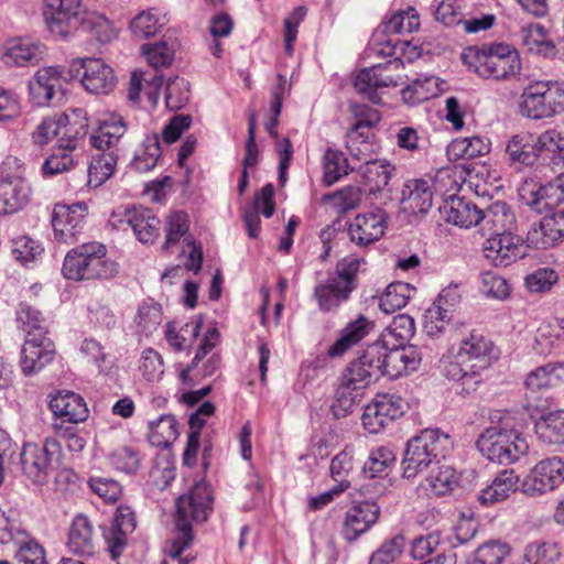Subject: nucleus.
I'll return each mask as SVG.
<instances>
[{"instance_id": "obj_56", "label": "nucleus", "mask_w": 564, "mask_h": 564, "mask_svg": "<svg viewBox=\"0 0 564 564\" xmlns=\"http://www.w3.org/2000/svg\"><path fill=\"white\" fill-rule=\"evenodd\" d=\"M175 42L163 40L153 44H143L141 52L150 66L160 68L171 65L175 56Z\"/></svg>"}, {"instance_id": "obj_54", "label": "nucleus", "mask_w": 564, "mask_h": 564, "mask_svg": "<svg viewBox=\"0 0 564 564\" xmlns=\"http://www.w3.org/2000/svg\"><path fill=\"white\" fill-rule=\"evenodd\" d=\"M420 15L413 7L393 13L384 22V32L389 34H410L420 29Z\"/></svg>"}, {"instance_id": "obj_19", "label": "nucleus", "mask_w": 564, "mask_h": 564, "mask_svg": "<svg viewBox=\"0 0 564 564\" xmlns=\"http://www.w3.org/2000/svg\"><path fill=\"white\" fill-rule=\"evenodd\" d=\"M134 513L128 506L117 508L113 520L102 527V536L112 560L118 558L128 543V535L135 529Z\"/></svg>"}, {"instance_id": "obj_26", "label": "nucleus", "mask_w": 564, "mask_h": 564, "mask_svg": "<svg viewBox=\"0 0 564 564\" xmlns=\"http://www.w3.org/2000/svg\"><path fill=\"white\" fill-rule=\"evenodd\" d=\"M508 163L512 166H533L539 162L536 134L520 131L512 134L505 148Z\"/></svg>"}, {"instance_id": "obj_23", "label": "nucleus", "mask_w": 564, "mask_h": 564, "mask_svg": "<svg viewBox=\"0 0 564 564\" xmlns=\"http://www.w3.org/2000/svg\"><path fill=\"white\" fill-rule=\"evenodd\" d=\"M380 516V507L376 501L365 500L350 507L344 520L343 536L352 542L366 533L377 523Z\"/></svg>"}, {"instance_id": "obj_4", "label": "nucleus", "mask_w": 564, "mask_h": 564, "mask_svg": "<svg viewBox=\"0 0 564 564\" xmlns=\"http://www.w3.org/2000/svg\"><path fill=\"white\" fill-rule=\"evenodd\" d=\"M476 445L484 457L500 465L518 462L529 449L527 440L501 415L479 435Z\"/></svg>"}, {"instance_id": "obj_49", "label": "nucleus", "mask_w": 564, "mask_h": 564, "mask_svg": "<svg viewBox=\"0 0 564 564\" xmlns=\"http://www.w3.org/2000/svg\"><path fill=\"white\" fill-rule=\"evenodd\" d=\"M397 455L388 446L373 448L368 459L365 462L362 471L370 478L381 477L388 474V470L394 465Z\"/></svg>"}, {"instance_id": "obj_41", "label": "nucleus", "mask_w": 564, "mask_h": 564, "mask_svg": "<svg viewBox=\"0 0 564 564\" xmlns=\"http://www.w3.org/2000/svg\"><path fill=\"white\" fill-rule=\"evenodd\" d=\"M491 142L484 137L457 138L448 145V154L455 159H474L489 153Z\"/></svg>"}, {"instance_id": "obj_9", "label": "nucleus", "mask_w": 564, "mask_h": 564, "mask_svg": "<svg viewBox=\"0 0 564 564\" xmlns=\"http://www.w3.org/2000/svg\"><path fill=\"white\" fill-rule=\"evenodd\" d=\"M520 111L533 120L552 118L564 111V89L552 82L530 83L521 94Z\"/></svg>"}, {"instance_id": "obj_52", "label": "nucleus", "mask_w": 564, "mask_h": 564, "mask_svg": "<svg viewBox=\"0 0 564 564\" xmlns=\"http://www.w3.org/2000/svg\"><path fill=\"white\" fill-rule=\"evenodd\" d=\"M177 435V422L173 415H161L149 423V440L155 446H167Z\"/></svg>"}, {"instance_id": "obj_6", "label": "nucleus", "mask_w": 564, "mask_h": 564, "mask_svg": "<svg viewBox=\"0 0 564 564\" xmlns=\"http://www.w3.org/2000/svg\"><path fill=\"white\" fill-rule=\"evenodd\" d=\"M462 59L470 70L484 78L510 79L521 70L518 51L507 44L489 48L469 46L463 51Z\"/></svg>"}, {"instance_id": "obj_46", "label": "nucleus", "mask_w": 564, "mask_h": 564, "mask_svg": "<svg viewBox=\"0 0 564 564\" xmlns=\"http://www.w3.org/2000/svg\"><path fill=\"white\" fill-rule=\"evenodd\" d=\"M455 470L449 466H440L421 484L424 490L434 496H445L457 486Z\"/></svg>"}, {"instance_id": "obj_24", "label": "nucleus", "mask_w": 564, "mask_h": 564, "mask_svg": "<svg viewBox=\"0 0 564 564\" xmlns=\"http://www.w3.org/2000/svg\"><path fill=\"white\" fill-rule=\"evenodd\" d=\"M380 355L369 345L364 354L354 360L344 372L341 380L352 389H364L381 377Z\"/></svg>"}, {"instance_id": "obj_29", "label": "nucleus", "mask_w": 564, "mask_h": 564, "mask_svg": "<svg viewBox=\"0 0 564 564\" xmlns=\"http://www.w3.org/2000/svg\"><path fill=\"white\" fill-rule=\"evenodd\" d=\"M127 132V123L123 117L118 113H111L105 119L98 129L90 135V144L93 148L102 152L113 151L118 154L119 142Z\"/></svg>"}, {"instance_id": "obj_31", "label": "nucleus", "mask_w": 564, "mask_h": 564, "mask_svg": "<svg viewBox=\"0 0 564 564\" xmlns=\"http://www.w3.org/2000/svg\"><path fill=\"white\" fill-rule=\"evenodd\" d=\"M30 185L20 177L0 181V215L13 214L22 209L29 202Z\"/></svg>"}, {"instance_id": "obj_53", "label": "nucleus", "mask_w": 564, "mask_h": 564, "mask_svg": "<svg viewBox=\"0 0 564 564\" xmlns=\"http://www.w3.org/2000/svg\"><path fill=\"white\" fill-rule=\"evenodd\" d=\"M438 78L435 76L415 79L402 89V99L410 105L420 104L438 95Z\"/></svg>"}, {"instance_id": "obj_15", "label": "nucleus", "mask_w": 564, "mask_h": 564, "mask_svg": "<svg viewBox=\"0 0 564 564\" xmlns=\"http://www.w3.org/2000/svg\"><path fill=\"white\" fill-rule=\"evenodd\" d=\"M109 221L118 229L131 227L138 240L143 243H151L156 239L161 225L153 212L142 206L119 207L112 212Z\"/></svg>"}, {"instance_id": "obj_62", "label": "nucleus", "mask_w": 564, "mask_h": 564, "mask_svg": "<svg viewBox=\"0 0 564 564\" xmlns=\"http://www.w3.org/2000/svg\"><path fill=\"white\" fill-rule=\"evenodd\" d=\"M454 319L455 316L447 313L442 305L433 303L424 315V330L430 336H436L445 329L446 325L454 322Z\"/></svg>"}, {"instance_id": "obj_61", "label": "nucleus", "mask_w": 564, "mask_h": 564, "mask_svg": "<svg viewBox=\"0 0 564 564\" xmlns=\"http://www.w3.org/2000/svg\"><path fill=\"white\" fill-rule=\"evenodd\" d=\"M189 100L188 83L178 76L169 79L165 89V104L171 110L183 108Z\"/></svg>"}, {"instance_id": "obj_11", "label": "nucleus", "mask_w": 564, "mask_h": 564, "mask_svg": "<svg viewBox=\"0 0 564 564\" xmlns=\"http://www.w3.org/2000/svg\"><path fill=\"white\" fill-rule=\"evenodd\" d=\"M403 62L400 58L389 59L383 64H377L361 69L354 79V87L365 98L373 104H380L379 93L389 87L404 84L401 75Z\"/></svg>"}, {"instance_id": "obj_14", "label": "nucleus", "mask_w": 564, "mask_h": 564, "mask_svg": "<svg viewBox=\"0 0 564 564\" xmlns=\"http://www.w3.org/2000/svg\"><path fill=\"white\" fill-rule=\"evenodd\" d=\"M67 76L61 66L40 68L29 83L30 98L37 107L58 105L64 99Z\"/></svg>"}, {"instance_id": "obj_34", "label": "nucleus", "mask_w": 564, "mask_h": 564, "mask_svg": "<svg viewBox=\"0 0 564 564\" xmlns=\"http://www.w3.org/2000/svg\"><path fill=\"white\" fill-rule=\"evenodd\" d=\"M519 486V476L514 470L499 473L492 481L480 490L478 500L482 506H491L508 499Z\"/></svg>"}, {"instance_id": "obj_44", "label": "nucleus", "mask_w": 564, "mask_h": 564, "mask_svg": "<svg viewBox=\"0 0 564 564\" xmlns=\"http://www.w3.org/2000/svg\"><path fill=\"white\" fill-rule=\"evenodd\" d=\"M519 36L522 45L531 53L547 55L554 50L553 43L547 37L546 30L540 23L523 25Z\"/></svg>"}, {"instance_id": "obj_33", "label": "nucleus", "mask_w": 564, "mask_h": 564, "mask_svg": "<svg viewBox=\"0 0 564 564\" xmlns=\"http://www.w3.org/2000/svg\"><path fill=\"white\" fill-rule=\"evenodd\" d=\"M350 293L347 283L328 276L315 285L313 295L322 312H332L346 302Z\"/></svg>"}, {"instance_id": "obj_38", "label": "nucleus", "mask_w": 564, "mask_h": 564, "mask_svg": "<svg viewBox=\"0 0 564 564\" xmlns=\"http://www.w3.org/2000/svg\"><path fill=\"white\" fill-rule=\"evenodd\" d=\"M373 324L367 317L360 315L341 329L338 339L328 348L330 357H338L345 354L354 345L358 344L371 330Z\"/></svg>"}, {"instance_id": "obj_2", "label": "nucleus", "mask_w": 564, "mask_h": 564, "mask_svg": "<svg viewBox=\"0 0 564 564\" xmlns=\"http://www.w3.org/2000/svg\"><path fill=\"white\" fill-rule=\"evenodd\" d=\"M494 345L484 335L470 332L460 340L459 348L449 350L440 360L442 373L449 380L460 381L469 392L481 381V373L495 358Z\"/></svg>"}, {"instance_id": "obj_55", "label": "nucleus", "mask_w": 564, "mask_h": 564, "mask_svg": "<svg viewBox=\"0 0 564 564\" xmlns=\"http://www.w3.org/2000/svg\"><path fill=\"white\" fill-rule=\"evenodd\" d=\"M18 327L26 334V338L45 335L42 313L26 303H21L17 311Z\"/></svg>"}, {"instance_id": "obj_51", "label": "nucleus", "mask_w": 564, "mask_h": 564, "mask_svg": "<svg viewBox=\"0 0 564 564\" xmlns=\"http://www.w3.org/2000/svg\"><path fill=\"white\" fill-rule=\"evenodd\" d=\"M539 161L564 160V134L556 129H547L536 134Z\"/></svg>"}, {"instance_id": "obj_27", "label": "nucleus", "mask_w": 564, "mask_h": 564, "mask_svg": "<svg viewBox=\"0 0 564 564\" xmlns=\"http://www.w3.org/2000/svg\"><path fill=\"white\" fill-rule=\"evenodd\" d=\"M517 219L512 208L506 202H495L482 210L480 229L484 235L501 236L516 232Z\"/></svg>"}, {"instance_id": "obj_36", "label": "nucleus", "mask_w": 564, "mask_h": 564, "mask_svg": "<svg viewBox=\"0 0 564 564\" xmlns=\"http://www.w3.org/2000/svg\"><path fill=\"white\" fill-rule=\"evenodd\" d=\"M41 46L29 39H14L6 43L3 62L9 66H26L41 59Z\"/></svg>"}, {"instance_id": "obj_18", "label": "nucleus", "mask_w": 564, "mask_h": 564, "mask_svg": "<svg viewBox=\"0 0 564 564\" xmlns=\"http://www.w3.org/2000/svg\"><path fill=\"white\" fill-rule=\"evenodd\" d=\"M484 256L495 267H509L525 256L527 248L516 232L488 236L484 242Z\"/></svg>"}, {"instance_id": "obj_1", "label": "nucleus", "mask_w": 564, "mask_h": 564, "mask_svg": "<svg viewBox=\"0 0 564 564\" xmlns=\"http://www.w3.org/2000/svg\"><path fill=\"white\" fill-rule=\"evenodd\" d=\"M519 196L534 212L547 213L528 235L532 245L546 249L564 238V174L546 185L525 181L519 188Z\"/></svg>"}, {"instance_id": "obj_39", "label": "nucleus", "mask_w": 564, "mask_h": 564, "mask_svg": "<svg viewBox=\"0 0 564 564\" xmlns=\"http://www.w3.org/2000/svg\"><path fill=\"white\" fill-rule=\"evenodd\" d=\"M189 217L184 210H170L164 220L165 240L162 250L166 251L184 240L186 243H193V237L189 234Z\"/></svg>"}, {"instance_id": "obj_58", "label": "nucleus", "mask_w": 564, "mask_h": 564, "mask_svg": "<svg viewBox=\"0 0 564 564\" xmlns=\"http://www.w3.org/2000/svg\"><path fill=\"white\" fill-rule=\"evenodd\" d=\"M556 365L547 364L530 371L524 380V386L532 392L550 389L558 382Z\"/></svg>"}, {"instance_id": "obj_12", "label": "nucleus", "mask_w": 564, "mask_h": 564, "mask_svg": "<svg viewBox=\"0 0 564 564\" xmlns=\"http://www.w3.org/2000/svg\"><path fill=\"white\" fill-rule=\"evenodd\" d=\"M355 115L357 120L347 132L346 148L351 158L365 163L373 159L378 150L371 128H373L381 118L377 110L367 106L356 107Z\"/></svg>"}, {"instance_id": "obj_21", "label": "nucleus", "mask_w": 564, "mask_h": 564, "mask_svg": "<svg viewBox=\"0 0 564 564\" xmlns=\"http://www.w3.org/2000/svg\"><path fill=\"white\" fill-rule=\"evenodd\" d=\"M84 69L83 87L90 94L107 95L117 84L112 68L100 58H80L74 62Z\"/></svg>"}, {"instance_id": "obj_28", "label": "nucleus", "mask_w": 564, "mask_h": 564, "mask_svg": "<svg viewBox=\"0 0 564 564\" xmlns=\"http://www.w3.org/2000/svg\"><path fill=\"white\" fill-rule=\"evenodd\" d=\"M440 212L445 221L454 224L460 228L480 226L482 209L471 200L462 197H451L440 207Z\"/></svg>"}, {"instance_id": "obj_59", "label": "nucleus", "mask_w": 564, "mask_h": 564, "mask_svg": "<svg viewBox=\"0 0 564 564\" xmlns=\"http://www.w3.org/2000/svg\"><path fill=\"white\" fill-rule=\"evenodd\" d=\"M509 553L510 546L508 543L500 540H490L475 551L473 564H501Z\"/></svg>"}, {"instance_id": "obj_17", "label": "nucleus", "mask_w": 564, "mask_h": 564, "mask_svg": "<svg viewBox=\"0 0 564 564\" xmlns=\"http://www.w3.org/2000/svg\"><path fill=\"white\" fill-rule=\"evenodd\" d=\"M564 481V462L560 457L539 462L524 477L521 490L529 497H539L554 490Z\"/></svg>"}, {"instance_id": "obj_42", "label": "nucleus", "mask_w": 564, "mask_h": 564, "mask_svg": "<svg viewBox=\"0 0 564 564\" xmlns=\"http://www.w3.org/2000/svg\"><path fill=\"white\" fill-rule=\"evenodd\" d=\"M535 431L540 438L549 444H563L564 410L543 414L535 423Z\"/></svg>"}, {"instance_id": "obj_45", "label": "nucleus", "mask_w": 564, "mask_h": 564, "mask_svg": "<svg viewBox=\"0 0 564 564\" xmlns=\"http://www.w3.org/2000/svg\"><path fill=\"white\" fill-rule=\"evenodd\" d=\"M394 167L387 160L371 159L358 167L365 182L371 189H380L388 185Z\"/></svg>"}, {"instance_id": "obj_7", "label": "nucleus", "mask_w": 564, "mask_h": 564, "mask_svg": "<svg viewBox=\"0 0 564 564\" xmlns=\"http://www.w3.org/2000/svg\"><path fill=\"white\" fill-rule=\"evenodd\" d=\"M87 119L83 109H73L59 116L44 118L31 133L32 142L43 147L54 139L64 149H79L87 134Z\"/></svg>"}, {"instance_id": "obj_32", "label": "nucleus", "mask_w": 564, "mask_h": 564, "mask_svg": "<svg viewBox=\"0 0 564 564\" xmlns=\"http://www.w3.org/2000/svg\"><path fill=\"white\" fill-rule=\"evenodd\" d=\"M401 205L412 214H426L432 207L433 191L425 180H410L402 188Z\"/></svg>"}, {"instance_id": "obj_13", "label": "nucleus", "mask_w": 564, "mask_h": 564, "mask_svg": "<svg viewBox=\"0 0 564 564\" xmlns=\"http://www.w3.org/2000/svg\"><path fill=\"white\" fill-rule=\"evenodd\" d=\"M371 346L380 355L381 376L391 379L415 371L422 360L421 352L413 345L398 346L375 341Z\"/></svg>"}, {"instance_id": "obj_20", "label": "nucleus", "mask_w": 564, "mask_h": 564, "mask_svg": "<svg viewBox=\"0 0 564 564\" xmlns=\"http://www.w3.org/2000/svg\"><path fill=\"white\" fill-rule=\"evenodd\" d=\"M87 207L84 204H56L52 214V226L56 240L65 243L75 241L76 235L83 229Z\"/></svg>"}, {"instance_id": "obj_63", "label": "nucleus", "mask_w": 564, "mask_h": 564, "mask_svg": "<svg viewBox=\"0 0 564 564\" xmlns=\"http://www.w3.org/2000/svg\"><path fill=\"white\" fill-rule=\"evenodd\" d=\"M347 159L339 151L327 150L324 156V181L333 185L341 176L347 174Z\"/></svg>"}, {"instance_id": "obj_16", "label": "nucleus", "mask_w": 564, "mask_h": 564, "mask_svg": "<svg viewBox=\"0 0 564 564\" xmlns=\"http://www.w3.org/2000/svg\"><path fill=\"white\" fill-rule=\"evenodd\" d=\"M404 413V404L400 397L394 394H377L369 402L362 413V425L371 434H378Z\"/></svg>"}, {"instance_id": "obj_30", "label": "nucleus", "mask_w": 564, "mask_h": 564, "mask_svg": "<svg viewBox=\"0 0 564 564\" xmlns=\"http://www.w3.org/2000/svg\"><path fill=\"white\" fill-rule=\"evenodd\" d=\"M50 409L55 416L69 423L84 422L88 416L84 399L72 391H58L51 398Z\"/></svg>"}, {"instance_id": "obj_3", "label": "nucleus", "mask_w": 564, "mask_h": 564, "mask_svg": "<svg viewBox=\"0 0 564 564\" xmlns=\"http://www.w3.org/2000/svg\"><path fill=\"white\" fill-rule=\"evenodd\" d=\"M212 490L205 481L196 482L188 495L177 499L175 516L177 536L172 541L169 554L177 560L178 564H186L185 560L181 558V554L189 546L193 539L191 521H206L212 511Z\"/></svg>"}, {"instance_id": "obj_8", "label": "nucleus", "mask_w": 564, "mask_h": 564, "mask_svg": "<svg viewBox=\"0 0 564 564\" xmlns=\"http://www.w3.org/2000/svg\"><path fill=\"white\" fill-rule=\"evenodd\" d=\"M106 247L99 242L83 243L68 251L63 263L66 279L80 281L109 279L117 274V264L106 259Z\"/></svg>"}, {"instance_id": "obj_5", "label": "nucleus", "mask_w": 564, "mask_h": 564, "mask_svg": "<svg viewBox=\"0 0 564 564\" xmlns=\"http://www.w3.org/2000/svg\"><path fill=\"white\" fill-rule=\"evenodd\" d=\"M453 449L451 436L438 429H426L411 437L402 459V475L412 479Z\"/></svg>"}, {"instance_id": "obj_25", "label": "nucleus", "mask_w": 564, "mask_h": 564, "mask_svg": "<svg viewBox=\"0 0 564 564\" xmlns=\"http://www.w3.org/2000/svg\"><path fill=\"white\" fill-rule=\"evenodd\" d=\"M55 356L53 341L45 335L25 338L21 349V368L30 376L41 371Z\"/></svg>"}, {"instance_id": "obj_64", "label": "nucleus", "mask_w": 564, "mask_h": 564, "mask_svg": "<svg viewBox=\"0 0 564 564\" xmlns=\"http://www.w3.org/2000/svg\"><path fill=\"white\" fill-rule=\"evenodd\" d=\"M404 549L403 535H395L387 540L371 555L369 564H393Z\"/></svg>"}, {"instance_id": "obj_43", "label": "nucleus", "mask_w": 564, "mask_h": 564, "mask_svg": "<svg viewBox=\"0 0 564 564\" xmlns=\"http://www.w3.org/2000/svg\"><path fill=\"white\" fill-rule=\"evenodd\" d=\"M415 334L414 319L408 314L394 316L391 323L386 327L379 343L391 345H405Z\"/></svg>"}, {"instance_id": "obj_50", "label": "nucleus", "mask_w": 564, "mask_h": 564, "mask_svg": "<svg viewBox=\"0 0 564 564\" xmlns=\"http://www.w3.org/2000/svg\"><path fill=\"white\" fill-rule=\"evenodd\" d=\"M77 150L55 145L54 151L42 165L43 174L45 176H54L73 169L79 159V154L76 153Z\"/></svg>"}, {"instance_id": "obj_22", "label": "nucleus", "mask_w": 564, "mask_h": 564, "mask_svg": "<svg viewBox=\"0 0 564 564\" xmlns=\"http://www.w3.org/2000/svg\"><path fill=\"white\" fill-rule=\"evenodd\" d=\"M387 218L386 212L379 208L358 214L348 228L350 240L360 247L378 241L384 235Z\"/></svg>"}, {"instance_id": "obj_10", "label": "nucleus", "mask_w": 564, "mask_h": 564, "mask_svg": "<svg viewBox=\"0 0 564 564\" xmlns=\"http://www.w3.org/2000/svg\"><path fill=\"white\" fill-rule=\"evenodd\" d=\"M59 452V443L54 438H46L43 444L25 443L17 467L29 481L42 486L48 481Z\"/></svg>"}, {"instance_id": "obj_40", "label": "nucleus", "mask_w": 564, "mask_h": 564, "mask_svg": "<svg viewBox=\"0 0 564 564\" xmlns=\"http://www.w3.org/2000/svg\"><path fill=\"white\" fill-rule=\"evenodd\" d=\"M564 339V319L544 321L538 327L533 349L540 355H547L553 347Z\"/></svg>"}, {"instance_id": "obj_48", "label": "nucleus", "mask_w": 564, "mask_h": 564, "mask_svg": "<svg viewBox=\"0 0 564 564\" xmlns=\"http://www.w3.org/2000/svg\"><path fill=\"white\" fill-rule=\"evenodd\" d=\"M118 154L113 151L102 152L93 158L88 167V185L90 187H98L104 184L115 172L117 165Z\"/></svg>"}, {"instance_id": "obj_35", "label": "nucleus", "mask_w": 564, "mask_h": 564, "mask_svg": "<svg viewBox=\"0 0 564 564\" xmlns=\"http://www.w3.org/2000/svg\"><path fill=\"white\" fill-rule=\"evenodd\" d=\"M67 546L72 553L79 556L95 554L93 524L86 516L78 514L74 518L68 532Z\"/></svg>"}, {"instance_id": "obj_37", "label": "nucleus", "mask_w": 564, "mask_h": 564, "mask_svg": "<svg viewBox=\"0 0 564 564\" xmlns=\"http://www.w3.org/2000/svg\"><path fill=\"white\" fill-rule=\"evenodd\" d=\"M44 4L51 29L65 34L63 26L78 19L82 0H44Z\"/></svg>"}, {"instance_id": "obj_47", "label": "nucleus", "mask_w": 564, "mask_h": 564, "mask_svg": "<svg viewBox=\"0 0 564 564\" xmlns=\"http://www.w3.org/2000/svg\"><path fill=\"white\" fill-rule=\"evenodd\" d=\"M414 292L415 288L409 283H391L381 295L379 306L381 311L387 314L393 313L394 311L404 307Z\"/></svg>"}, {"instance_id": "obj_60", "label": "nucleus", "mask_w": 564, "mask_h": 564, "mask_svg": "<svg viewBox=\"0 0 564 564\" xmlns=\"http://www.w3.org/2000/svg\"><path fill=\"white\" fill-rule=\"evenodd\" d=\"M560 554L556 543L538 541L525 547L524 560L530 564H552Z\"/></svg>"}, {"instance_id": "obj_57", "label": "nucleus", "mask_w": 564, "mask_h": 564, "mask_svg": "<svg viewBox=\"0 0 564 564\" xmlns=\"http://www.w3.org/2000/svg\"><path fill=\"white\" fill-rule=\"evenodd\" d=\"M160 156L161 148L158 134L147 135L143 141V149L134 156L131 166L137 172H149L156 165Z\"/></svg>"}]
</instances>
